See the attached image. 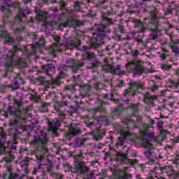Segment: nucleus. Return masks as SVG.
Here are the masks:
<instances>
[{
    "instance_id": "f257e3e1",
    "label": "nucleus",
    "mask_w": 179,
    "mask_h": 179,
    "mask_svg": "<svg viewBox=\"0 0 179 179\" xmlns=\"http://www.w3.org/2000/svg\"><path fill=\"white\" fill-rule=\"evenodd\" d=\"M59 71L60 73V77H58L54 81H45V77L44 76L41 75L38 76V78H35L34 83H38V85H43L45 89H55V85H57L58 80L61 79V78H64V76H66V72H68L67 66H62L59 67Z\"/></svg>"
},
{
    "instance_id": "f03ea898",
    "label": "nucleus",
    "mask_w": 179,
    "mask_h": 179,
    "mask_svg": "<svg viewBox=\"0 0 179 179\" xmlns=\"http://www.w3.org/2000/svg\"><path fill=\"white\" fill-rule=\"evenodd\" d=\"M76 16L69 15V17L65 20L62 22L60 24H57L55 22L52 21L48 24H46V27L51 26L52 27H57L59 30L62 29V27H72L74 24H76L78 27L83 26V22L76 20Z\"/></svg>"
},
{
    "instance_id": "7ed1b4c3",
    "label": "nucleus",
    "mask_w": 179,
    "mask_h": 179,
    "mask_svg": "<svg viewBox=\"0 0 179 179\" xmlns=\"http://www.w3.org/2000/svg\"><path fill=\"white\" fill-rule=\"evenodd\" d=\"M85 159V154L80 153L75 155V171L74 173L76 174L77 177L76 179H79V176H83V174H86L87 171H89V168L86 167L85 163L82 162Z\"/></svg>"
},
{
    "instance_id": "20e7f679",
    "label": "nucleus",
    "mask_w": 179,
    "mask_h": 179,
    "mask_svg": "<svg viewBox=\"0 0 179 179\" xmlns=\"http://www.w3.org/2000/svg\"><path fill=\"white\" fill-rule=\"evenodd\" d=\"M47 135L41 134V135L35 136L34 140L32 143L33 146H35L38 150H40L41 153L45 155L48 152L47 148Z\"/></svg>"
},
{
    "instance_id": "39448f33",
    "label": "nucleus",
    "mask_w": 179,
    "mask_h": 179,
    "mask_svg": "<svg viewBox=\"0 0 179 179\" xmlns=\"http://www.w3.org/2000/svg\"><path fill=\"white\" fill-rule=\"evenodd\" d=\"M129 72H133L134 76H140L145 71L143 62L141 60H133L126 66Z\"/></svg>"
},
{
    "instance_id": "423d86ee",
    "label": "nucleus",
    "mask_w": 179,
    "mask_h": 179,
    "mask_svg": "<svg viewBox=\"0 0 179 179\" xmlns=\"http://www.w3.org/2000/svg\"><path fill=\"white\" fill-rule=\"evenodd\" d=\"M131 87L125 90V91L123 92V95L124 96H128V94H131V96H135L136 94V90H138V89H143V85H145V83L141 81H131Z\"/></svg>"
},
{
    "instance_id": "0eeeda50",
    "label": "nucleus",
    "mask_w": 179,
    "mask_h": 179,
    "mask_svg": "<svg viewBox=\"0 0 179 179\" xmlns=\"http://www.w3.org/2000/svg\"><path fill=\"white\" fill-rule=\"evenodd\" d=\"M4 3H6L5 6H2L1 7V10L3 12V23H5L9 17L10 15V10L8 9V8H10V6H14V8H19V3H14L13 4L10 2V0H4Z\"/></svg>"
},
{
    "instance_id": "6e6552de",
    "label": "nucleus",
    "mask_w": 179,
    "mask_h": 179,
    "mask_svg": "<svg viewBox=\"0 0 179 179\" xmlns=\"http://www.w3.org/2000/svg\"><path fill=\"white\" fill-rule=\"evenodd\" d=\"M106 27L107 26L103 24H95L92 28L93 30L95 31V32L93 33V37H96V38H95L96 40H99V38H103V37H104L106 35L104 31H106Z\"/></svg>"
},
{
    "instance_id": "1a4fd4ad",
    "label": "nucleus",
    "mask_w": 179,
    "mask_h": 179,
    "mask_svg": "<svg viewBox=\"0 0 179 179\" xmlns=\"http://www.w3.org/2000/svg\"><path fill=\"white\" fill-rule=\"evenodd\" d=\"M17 51H22V48L17 45L13 46V51H8L6 61V65L8 66V68H13V57H15V52Z\"/></svg>"
},
{
    "instance_id": "9d476101",
    "label": "nucleus",
    "mask_w": 179,
    "mask_h": 179,
    "mask_svg": "<svg viewBox=\"0 0 179 179\" xmlns=\"http://www.w3.org/2000/svg\"><path fill=\"white\" fill-rule=\"evenodd\" d=\"M66 66L68 68H71L73 73L78 72V71L79 70V68H80L81 66H83L84 65L83 62H79V61L76 62L73 59H69L66 60Z\"/></svg>"
},
{
    "instance_id": "9b49d317",
    "label": "nucleus",
    "mask_w": 179,
    "mask_h": 179,
    "mask_svg": "<svg viewBox=\"0 0 179 179\" xmlns=\"http://www.w3.org/2000/svg\"><path fill=\"white\" fill-rule=\"evenodd\" d=\"M49 127L50 131H52L55 136H58V129L61 127V122L58 119H54L52 121H49Z\"/></svg>"
},
{
    "instance_id": "f8f14e48",
    "label": "nucleus",
    "mask_w": 179,
    "mask_h": 179,
    "mask_svg": "<svg viewBox=\"0 0 179 179\" xmlns=\"http://www.w3.org/2000/svg\"><path fill=\"white\" fill-rule=\"evenodd\" d=\"M143 145L144 148H145L146 150L145 151V156L147 157V159H151L152 155L153 152H155V148H153V145H152V143L143 140Z\"/></svg>"
},
{
    "instance_id": "ddd939ff",
    "label": "nucleus",
    "mask_w": 179,
    "mask_h": 179,
    "mask_svg": "<svg viewBox=\"0 0 179 179\" xmlns=\"http://www.w3.org/2000/svg\"><path fill=\"white\" fill-rule=\"evenodd\" d=\"M8 113H10L11 115H13L14 117H15V122H22H22H26L25 119L20 117V110L16 108L9 107Z\"/></svg>"
},
{
    "instance_id": "4468645a",
    "label": "nucleus",
    "mask_w": 179,
    "mask_h": 179,
    "mask_svg": "<svg viewBox=\"0 0 179 179\" xmlns=\"http://www.w3.org/2000/svg\"><path fill=\"white\" fill-rule=\"evenodd\" d=\"M24 81L23 80V78L20 77L19 74H16V76L13 81V84L9 85L8 87L13 90H16V89H19L20 85H24Z\"/></svg>"
},
{
    "instance_id": "2eb2a0df",
    "label": "nucleus",
    "mask_w": 179,
    "mask_h": 179,
    "mask_svg": "<svg viewBox=\"0 0 179 179\" xmlns=\"http://www.w3.org/2000/svg\"><path fill=\"white\" fill-rule=\"evenodd\" d=\"M3 41L4 44H12L13 43V38L9 36L8 31H1L0 34V41Z\"/></svg>"
},
{
    "instance_id": "dca6fc26",
    "label": "nucleus",
    "mask_w": 179,
    "mask_h": 179,
    "mask_svg": "<svg viewBox=\"0 0 179 179\" xmlns=\"http://www.w3.org/2000/svg\"><path fill=\"white\" fill-rule=\"evenodd\" d=\"M54 38L56 41V44H54L50 49V52H52V54H54L55 52H61L62 51V48H61V45H59V40L60 38L58 36H55Z\"/></svg>"
},
{
    "instance_id": "f3484780",
    "label": "nucleus",
    "mask_w": 179,
    "mask_h": 179,
    "mask_svg": "<svg viewBox=\"0 0 179 179\" xmlns=\"http://www.w3.org/2000/svg\"><path fill=\"white\" fill-rule=\"evenodd\" d=\"M155 100H157V96L151 95L150 94H146L144 96V101L151 107H155Z\"/></svg>"
},
{
    "instance_id": "a211bd4d",
    "label": "nucleus",
    "mask_w": 179,
    "mask_h": 179,
    "mask_svg": "<svg viewBox=\"0 0 179 179\" xmlns=\"http://www.w3.org/2000/svg\"><path fill=\"white\" fill-rule=\"evenodd\" d=\"M78 45H80V41L79 39L67 41L66 43V47L69 50H72L75 47H78Z\"/></svg>"
},
{
    "instance_id": "6ab92c4d",
    "label": "nucleus",
    "mask_w": 179,
    "mask_h": 179,
    "mask_svg": "<svg viewBox=\"0 0 179 179\" xmlns=\"http://www.w3.org/2000/svg\"><path fill=\"white\" fill-rule=\"evenodd\" d=\"M163 125H164L163 121L159 120L157 124V128L159 131H160V135L162 136L163 139H164V138H166V135H169L170 132L167 131V130H164Z\"/></svg>"
},
{
    "instance_id": "aec40b11",
    "label": "nucleus",
    "mask_w": 179,
    "mask_h": 179,
    "mask_svg": "<svg viewBox=\"0 0 179 179\" xmlns=\"http://www.w3.org/2000/svg\"><path fill=\"white\" fill-rule=\"evenodd\" d=\"M47 171H48V173H49L50 176L52 177V178H55V179L64 178V176L62 174L52 172V166L51 165L48 166Z\"/></svg>"
},
{
    "instance_id": "412c9836",
    "label": "nucleus",
    "mask_w": 179,
    "mask_h": 179,
    "mask_svg": "<svg viewBox=\"0 0 179 179\" xmlns=\"http://www.w3.org/2000/svg\"><path fill=\"white\" fill-rule=\"evenodd\" d=\"M5 139H6V134L5 132H2L0 138V153L1 155H3L6 153V150L5 147H3V143H5Z\"/></svg>"
},
{
    "instance_id": "4be33fe9",
    "label": "nucleus",
    "mask_w": 179,
    "mask_h": 179,
    "mask_svg": "<svg viewBox=\"0 0 179 179\" xmlns=\"http://www.w3.org/2000/svg\"><path fill=\"white\" fill-rule=\"evenodd\" d=\"M43 69L45 71V73L48 75V76H51L52 73H54V71H55V66L53 64H48L43 66Z\"/></svg>"
},
{
    "instance_id": "5701e85b",
    "label": "nucleus",
    "mask_w": 179,
    "mask_h": 179,
    "mask_svg": "<svg viewBox=\"0 0 179 179\" xmlns=\"http://www.w3.org/2000/svg\"><path fill=\"white\" fill-rule=\"evenodd\" d=\"M69 135L75 136L80 134V129L78 127V124H70Z\"/></svg>"
},
{
    "instance_id": "b1692460",
    "label": "nucleus",
    "mask_w": 179,
    "mask_h": 179,
    "mask_svg": "<svg viewBox=\"0 0 179 179\" xmlns=\"http://www.w3.org/2000/svg\"><path fill=\"white\" fill-rule=\"evenodd\" d=\"M159 36V29L157 25H155V29H151V34H150V40H156Z\"/></svg>"
},
{
    "instance_id": "393cba45",
    "label": "nucleus",
    "mask_w": 179,
    "mask_h": 179,
    "mask_svg": "<svg viewBox=\"0 0 179 179\" xmlns=\"http://www.w3.org/2000/svg\"><path fill=\"white\" fill-rule=\"evenodd\" d=\"M123 122L127 124L128 128H135V127H136V122H135V121L131 118L124 119Z\"/></svg>"
},
{
    "instance_id": "a878e982",
    "label": "nucleus",
    "mask_w": 179,
    "mask_h": 179,
    "mask_svg": "<svg viewBox=\"0 0 179 179\" xmlns=\"http://www.w3.org/2000/svg\"><path fill=\"white\" fill-rule=\"evenodd\" d=\"M83 3L80 1H75L73 8L76 12H83Z\"/></svg>"
},
{
    "instance_id": "bb28decb",
    "label": "nucleus",
    "mask_w": 179,
    "mask_h": 179,
    "mask_svg": "<svg viewBox=\"0 0 179 179\" xmlns=\"http://www.w3.org/2000/svg\"><path fill=\"white\" fill-rule=\"evenodd\" d=\"M111 73H115V75H124V72L121 71V66L117 65L115 67L112 66Z\"/></svg>"
},
{
    "instance_id": "cd10ccee",
    "label": "nucleus",
    "mask_w": 179,
    "mask_h": 179,
    "mask_svg": "<svg viewBox=\"0 0 179 179\" xmlns=\"http://www.w3.org/2000/svg\"><path fill=\"white\" fill-rule=\"evenodd\" d=\"M15 19L17 20H19L20 22H24V19H25L24 12H23V10L20 9L18 14L15 17Z\"/></svg>"
},
{
    "instance_id": "c85d7f7f",
    "label": "nucleus",
    "mask_w": 179,
    "mask_h": 179,
    "mask_svg": "<svg viewBox=\"0 0 179 179\" xmlns=\"http://www.w3.org/2000/svg\"><path fill=\"white\" fill-rule=\"evenodd\" d=\"M134 27H140V33H145V30H146V28L143 26V23L139 20H136Z\"/></svg>"
},
{
    "instance_id": "c756f323",
    "label": "nucleus",
    "mask_w": 179,
    "mask_h": 179,
    "mask_svg": "<svg viewBox=\"0 0 179 179\" xmlns=\"http://www.w3.org/2000/svg\"><path fill=\"white\" fill-rule=\"evenodd\" d=\"M15 64L18 68H26V62L23 61L22 58L18 57L17 60L15 62Z\"/></svg>"
},
{
    "instance_id": "7c9ffc66",
    "label": "nucleus",
    "mask_w": 179,
    "mask_h": 179,
    "mask_svg": "<svg viewBox=\"0 0 179 179\" xmlns=\"http://www.w3.org/2000/svg\"><path fill=\"white\" fill-rule=\"evenodd\" d=\"M99 111H100L101 113H104V111H106V108H103V106H100L98 108L92 109V113H93L92 118H94V120L97 118V117H96V113H99Z\"/></svg>"
},
{
    "instance_id": "2f4dec72",
    "label": "nucleus",
    "mask_w": 179,
    "mask_h": 179,
    "mask_svg": "<svg viewBox=\"0 0 179 179\" xmlns=\"http://www.w3.org/2000/svg\"><path fill=\"white\" fill-rule=\"evenodd\" d=\"M97 120L100 125H106L108 123V119L104 116L98 117Z\"/></svg>"
},
{
    "instance_id": "473e14b6",
    "label": "nucleus",
    "mask_w": 179,
    "mask_h": 179,
    "mask_svg": "<svg viewBox=\"0 0 179 179\" xmlns=\"http://www.w3.org/2000/svg\"><path fill=\"white\" fill-rule=\"evenodd\" d=\"M112 69H113V66L108 64H106L105 65H103L102 66V70L103 71V72L107 73V72H112Z\"/></svg>"
},
{
    "instance_id": "72a5a7b5",
    "label": "nucleus",
    "mask_w": 179,
    "mask_h": 179,
    "mask_svg": "<svg viewBox=\"0 0 179 179\" xmlns=\"http://www.w3.org/2000/svg\"><path fill=\"white\" fill-rule=\"evenodd\" d=\"M149 128V124H143L141 128V135L143 136H145L146 135V130Z\"/></svg>"
},
{
    "instance_id": "f704fd0d",
    "label": "nucleus",
    "mask_w": 179,
    "mask_h": 179,
    "mask_svg": "<svg viewBox=\"0 0 179 179\" xmlns=\"http://www.w3.org/2000/svg\"><path fill=\"white\" fill-rule=\"evenodd\" d=\"M33 52L29 55L27 52V49L25 48V51L22 52L23 55H26L27 58H30V55H36V48L34 46L32 47Z\"/></svg>"
},
{
    "instance_id": "c9c22d12",
    "label": "nucleus",
    "mask_w": 179,
    "mask_h": 179,
    "mask_svg": "<svg viewBox=\"0 0 179 179\" xmlns=\"http://www.w3.org/2000/svg\"><path fill=\"white\" fill-rule=\"evenodd\" d=\"M170 48L172 50V52H174L176 55L179 54V47L177 45H169Z\"/></svg>"
},
{
    "instance_id": "e433bc0d",
    "label": "nucleus",
    "mask_w": 179,
    "mask_h": 179,
    "mask_svg": "<svg viewBox=\"0 0 179 179\" xmlns=\"http://www.w3.org/2000/svg\"><path fill=\"white\" fill-rule=\"evenodd\" d=\"M24 31V27H22L21 28L17 27L15 31H14L15 34L17 36H20L21 33H23Z\"/></svg>"
},
{
    "instance_id": "4c0bfd02",
    "label": "nucleus",
    "mask_w": 179,
    "mask_h": 179,
    "mask_svg": "<svg viewBox=\"0 0 179 179\" xmlns=\"http://www.w3.org/2000/svg\"><path fill=\"white\" fill-rule=\"evenodd\" d=\"M134 2L135 8H139V6H142L143 3V0H133Z\"/></svg>"
},
{
    "instance_id": "58836bf2",
    "label": "nucleus",
    "mask_w": 179,
    "mask_h": 179,
    "mask_svg": "<svg viewBox=\"0 0 179 179\" xmlns=\"http://www.w3.org/2000/svg\"><path fill=\"white\" fill-rule=\"evenodd\" d=\"M117 145L122 147L124 146V145H125V141L124 140V138L119 137L117 141Z\"/></svg>"
},
{
    "instance_id": "ea45409f",
    "label": "nucleus",
    "mask_w": 179,
    "mask_h": 179,
    "mask_svg": "<svg viewBox=\"0 0 179 179\" xmlns=\"http://www.w3.org/2000/svg\"><path fill=\"white\" fill-rule=\"evenodd\" d=\"M166 173L168 176H173V167L171 166H166L165 168Z\"/></svg>"
},
{
    "instance_id": "a19ab883",
    "label": "nucleus",
    "mask_w": 179,
    "mask_h": 179,
    "mask_svg": "<svg viewBox=\"0 0 179 179\" xmlns=\"http://www.w3.org/2000/svg\"><path fill=\"white\" fill-rule=\"evenodd\" d=\"M38 126V121L33 120L31 124L29 125V128L31 129H33V128H37Z\"/></svg>"
},
{
    "instance_id": "79ce46f5",
    "label": "nucleus",
    "mask_w": 179,
    "mask_h": 179,
    "mask_svg": "<svg viewBox=\"0 0 179 179\" xmlns=\"http://www.w3.org/2000/svg\"><path fill=\"white\" fill-rule=\"evenodd\" d=\"M30 99L31 100H34V101L36 103H38V102H40V100H41V97H40L38 96H36V95L31 94Z\"/></svg>"
},
{
    "instance_id": "37998d69",
    "label": "nucleus",
    "mask_w": 179,
    "mask_h": 179,
    "mask_svg": "<svg viewBox=\"0 0 179 179\" xmlns=\"http://www.w3.org/2000/svg\"><path fill=\"white\" fill-rule=\"evenodd\" d=\"M2 162H6V163H9L10 162H12V158L10 155L3 157V159L1 160V163H2Z\"/></svg>"
},
{
    "instance_id": "c03bdc74",
    "label": "nucleus",
    "mask_w": 179,
    "mask_h": 179,
    "mask_svg": "<svg viewBox=\"0 0 179 179\" xmlns=\"http://www.w3.org/2000/svg\"><path fill=\"white\" fill-rule=\"evenodd\" d=\"M166 34H167V36H169V37L171 40L170 43H172L173 41H174V39L176 38V36L174 34H173V33L167 32Z\"/></svg>"
},
{
    "instance_id": "a18cd8bd",
    "label": "nucleus",
    "mask_w": 179,
    "mask_h": 179,
    "mask_svg": "<svg viewBox=\"0 0 179 179\" xmlns=\"http://www.w3.org/2000/svg\"><path fill=\"white\" fill-rule=\"evenodd\" d=\"M80 87H82V89H84L85 92H90V85H81Z\"/></svg>"
},
{
    "instance_id": "49530a36",
    "label": "nucleus",
    "mask_w": 179,
    "mask_h": 179,
    "mask_svg": "<svg viewBox=\"0 0 179 179\" xmlns=\"http://www.w3.org/2000/svg\"><path fill=\"white\" fill-rule=\"evenodd\" d=\"M118 179H132V176L125 174L124 176H120Z\"/></svg>"
},
{
    "instance_id": "de8ad7c7",
    "label": "nucleus",
    "mask_w": 179,
    "mask_h": 179,
    "mask_svg": "<svg viewBox=\"0 0 179 179\" xmlns=\"http://www.w3.org/2000/svg\"><path fill=\"white\" fill-rule=\"evenodd\" d=\"M120 133L124 136V138H128L129 136V132H124V130H122V128H120L119 130Z\"/></svg>"
},
{
    "instance_id": "09e8293b",
    "label": "nucleus",
    "mask_w": 179,
    "mask_h": 179,
    "mask_svg": "<svg viewBox=\"0 0 179 179\" xmlns=\"http://www.w3.org/2000/svg\"><path fill=\"white\" fill-rule=\"evenodd\" d=\"M161 69H162L163 71H170V69H171V66H167L166 64H162L161 65Z\"/></svg>"
},
{
    "instance_id": "8fccbe9b",
    "label": "nucleus",
    "mask_w": 179,
    "mask_h": 179,
    "mask_svg": "<svg viewBox=\"0 0 179 179\" xmlns=\"http://www.w3.org/2000/svg\"><path fill=\"white\" fill-rule=\"evenodd\" d=\"M106 23L107 24V26H110V24H114V20H113V19L111 18H107L106 20H105Z\"/></svg>"
},
{
    "instance_id": "3c124183",
    "label": "nucleus",
    "mask_w": 179,
    "mask_h": 179,
    "mask_svg": "<svg viewBox=\"0 0 179 179\" xmlns=\"http://www.w3.org/2000/svg\"><path fill=\"white\" fill-rule=\"evenodd\" d=\"M86 57L87 58V59H93V58L95 57V55H94V53L87 52L86 53Z\"/></svg>"
},
{
    "instance_id": "603ef678",
    "label": "nucleus",
    "mask_w": 179,
    "mask_h": 179,
    "mask_svg": "<svg viewBox=\"0 0 179 179\" xmlns=\"http://www.w3.org/2000/svg\"><path fill=\"white\" fill-rule=\"evenodd\" d=\"M36 157L38 162H43V160H44V155H36Z\"/></svg>"
},
{
    "instance_id": "864d4df0",
    "label": "nucleus",
    "mask_w": 179,
    "mask_h": 179,
    "mask_svg": "<svg viewBox=\"0 0 179 179\" xmlns=\"http://www.w3.org/2000/svg\"><path fill=\"white\" fill-rule=\"evenodd\" d=\"M171 83H172L175 87H177L179 85V78L175 80H171Z\"/></svg>"
},
{
    "instance_id": "5fc2aeb1",
    "label": "nucleus",
    "mask_w": 179,
    "mask_h": 179,
    "mask_svg": "<svg viewBox=\"0 0 179 179\" xmlns=\"http://www.w3.org/2000/svg\"><path fill=\"white\" fill-rule=\"evenodd\" d=\"M10 179H22L16 173H10Z\"/></svg>"
},
{
    "instance_id": "6e6d98bb",
    "label": "nucleus",
    "mask_w": 179,
    "mask_h": 179,
    "mask_svg": "<svg viewBox=\"0 0 179 179\" xmlns=\"http://www.w3.org/2000/svg\"><path fill=\"white\" fill-rule=\"evenodd\" d=\"M179 44V39H173L172 42H170L169 45H177Z\"/></svg>"
},
{
    "instance_id": "4d7b16f0",
    "label": "nucleus",
    "mask_w": 179,
    "mask_h": 179,
    "mask_svg": "<svg viewBox=\"0 0 179 179\" xmlns=\"http://www.w3.org/2000/svg\"><path fill=\"white\" fill-rule=\"evenodd\" d=\"M129 164H131V166H132V167H135V164H136V163H138V161H136V159H130L129 161Z\"/></svg>"
},
{
    "instance_id": "13d9d810",
    "label": "nucleus",
    "mask_w": 179,
    "mask_h": 179,
    "mask_svg": "<svg viewBox=\"0 0 179 179\" xmlns=\"http://www.w3.org/2000/svg\"><path fill=\"white\" fill-rule=\"evenodd\" d=\"M94 138L95 141H100V139L103 138V136H101V134H96L94 136Z\"/></svg>"
},
{
    "instance_id": "bf43d9fd",
    "label": "nucleus",
    "mask_w": 179,
    "mask_h": 179,
    "mask_svg": "<svg viewBox=\"0 0 179 179\" xmlns=\"http://www.w3.org/2000/svg\"><path fill=\"white\" fill-rule=\"evenodd\" d=\"M108 2L109 3H113L114 2V0H103L102 1H100V5H103L104 3H107Z\"/></svg>"
},
{
    "instance_id": "052dcab7",
    "label": "nucleus",
    "mask_w": 179,
    "mask_h": 179,
    "mask_svg": "<svg viewBox=\"0 0 179 179\" xmlns=\"http://www.w3.org/2000/svg\"><path fill=\"white\" fill-rule=\"evenodd\" d=\"M118 30L120 33H125V27L122 25H118Z\"/></svg>"
},
{
    "instance_id": "680f3d73",
    "label": "nucleus",
    "mask_w": 179,
    "mask_h": 179,
    "mask_svg": "<svg viewBox=\"0 0 179 179\" xmlns=\"http://www.w3.org/2000/svg\"><path fill=\"white\" fill-rule=\"evenodd\" d=\"M96 66H99V62L92 63L91 66H90L88 68H89V69H92V68H96Z\"/></svg>"
},
{
    "instance_id": "e2e57ef3",
    "label": "nucleus",
    "mask_w": 179,
    "mask_h": 179,
    "mask_svg": "<svg viewBox=\"0 0 179 179\" xmlns=\"http://www.w3.org/2000/svg\"><path fill=\"white\" fill-rule=\"evenodd\" d=\"M120 157H122V159H128V154L121 152Z\"/></svg>"
},
{
    "instance_id": "0e129e2a",
    "label": "nucleus",
    "mask_w": 179,
    "mask_h": 179,
    "mask_svg": "<svg viewBox=\"0 0 179 179\" xmlns=\"http://www.w3.org/2000/svg\"><path fill=\"white\" fill-rule=\"evenodd\" d=\"M43 111H45L48 108V104L45 103H42Z\"/></svg>"
},
{
    "instance_id": "69168bd1",
    "label": "nucleus",
    "mask_w": 179,
    "mask_h": 179,
    "mask_svg": "<svg viewBox=\"0 0 179 179\" xmlns=\"http://www.w3.org/2000/svg\"><path fill=\"white\" fill-rule=\"evenodd\" d=\"M59 115L60 116L61 120H64V118H65V113H64V112H59Z\"/></svg>"
},
{
    "instance_id": "338daca9",
    "label": "nucleus",
    "mask_w": 179,
    "mask_h": 179,
    "mask_svg": "<svg viewBox=\"0 0 179 179\" xmlns=\"http://www.w3.org/2000/svg\"><path fill=\"white\" fill-rule=\"evenodd\" d=\"M132 54L134 57H138V55H139V52L138 50H133Z\"/></svg>"
},
{
    "instance_id": "774afa93",
    "label": "nucleus",
    "mask_w": 179,
    "mask_h": 179,
    "mask_svg": "<svg viewBox=\"0 0 179 179\" xmlns=\"http://www.w3.org/2000/svg\"><path fill=\"white\" fill-rule=\"evenodd\" d=\"M159 58L162 59V60H164V59H166V58H167V55H166V54L161 55L159 56Z\"/></svg>"
}]
</instances>
